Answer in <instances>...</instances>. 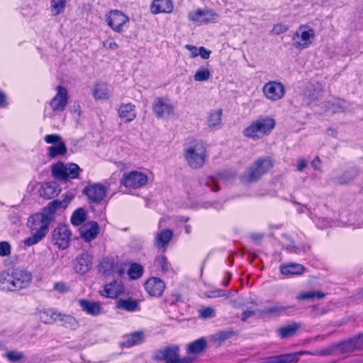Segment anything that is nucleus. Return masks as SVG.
I'll use <instances>...</instances> for the list:
<instances>
[{"label":"nucleus","mask_w":363,"mask_h":363,"mask_svg":"<svg viewBox=\"0 0 363 363\" xmlns=\"http://www.w3.org/2000/svg\"><path fill=\"white\" fill-rule=\"evenodd\" d=\"M62 200L55 199L44 207L40 213L31 216L28 220V226L32 235L24 240L26 246H32L40 242L47 234L50 223L55 219L57 210L65 209L74 198L72 194L63 195Z\"/></svg>","instance_id":"f257e3e1"},{"label":"nucleus","mask_w":363,"mask_h":363,"mask_svg":"<svg viewBox=\"0 0 363 363\" xmlns=\"http://www.w3.org/2000/svg\"><path fill=\"white\" fill-rule=\"evenodd\" d=\"M273 167L269 157H259L254 161L242 174L240 181L242 184H250L258 182Z\"/></svg>","instance_id":"f03ea898"},{"label":"nucleus","mask_w":363,"mask_h":363,"mask_svg":"<svg viewBox=\"0 0 363 363\" xmlns=\"http://www.w3.org/2000/svg\"><path fill=\"white\" fill-rule=\"evenodd\" d=\"M184 158L190 167L199 169L202 167L207 158V152L203 142L192 140L184 148Z\"/></svg>","instance_id":"7ed1b4c3"},{"label":"nucleus","mask_w":363,"mask_h":363,"mask_svg":"<svg viewBox=\"0 0 363 363\" xmlns=\"http://www.w3.org/2000/svg\"><path fill=\"white\" fill-rule=\"evenodd\" d=\"M275 121L269 117L259 118L243 130L245 137L258 140L268 135L274 128Z\"/></svg>","instance_id":"20e7f679"},{"label":"nucleus","mask_w":363,"mask_h":363,"mask_svg":"<svg viewBox=\"0 0 363 363\" xmlns=\"http://www.w3.org/2000/svg\"><path fill=\"white\" fill-rule=\"evenodd\" d=\"M363 348V333L337 345H332L320 351V354L340 355Z\"/></svg>","instance_id":"39448f33"},{"label":"nucleus","mask_w":363,"mask_h":363,"mask_svg":"<svg viewBox=\"0 0 363 363\" xmlns=\"http://www.w3.org/2000/svg\"><path fill=\"white\" fill-rule=\"evenodd\" d=\"M152 359L164 363H183L180 357V347L177 344H169L160 347L152 353Z\"/></svg>","instance_id":"423d86ee"},{"label":"nucleus","mask_w":363,"mask_h":363,"mask_svg":"<svg viewBox=\"0 0 363 363\" xmlns=\"http://www.w3.org/2000/svg\"><path fill=\"white\" fill-rule=\"evenodd\" d=\"M315 30L307 25H301L291 38L292 45L297 50L308 48L315 38Z\"/></svg>","instance_id":"0eeeda50"},{"label":"nucleus","mask_w":363,"mask_h":363,"mask_svg":"<svg viewBox=\"0 0 363 363\" xmlns=\"http://www.w3.org/2000/svg\"><path fill=\"white\" fill-rule=\"evenodd\" d=\"M107 25L118 33L123 32L129 23V18L119 10H111L105 16Z\"/></svg>","instance_id":"6e6552de"},{"label":"nucleus","mask_w":363,"mask_h":363,"mask_svg":"<svg viewBox=\"0 0 363 363\" xmlns=\"http://www.w3.org/2000/svg\"><path fill=\"white\" fill-rule=\"evenodd\" d=\"M187 17L190 21L202 25L216 22L219 15L212 9H198L189 12Z\"/></svg>","instance_id":"1a4fd4ad"},{"label":"nucleus","mask_w":363,"mask_h":363,"mask_svg":"<svg viewBox=\"0 0 363 363\" xmlns=\"http://www.w3.org/2000/svg\"><path fill=\"white\" fill-rule=\"evenodd\" d=\"M262 92L267 99L275 102L284 98L286 89L281 82L269 81L264 84Z\"/></svg>","instance_id":"9d476101"},{"label":"nucleus","mask_w":363,"mask_h":363,"mask_svg":"<svg viewBox=\"0 0 363 363\" xmlns=\"http://www.w3.org/2000/svg\"><path fill=\"white\" fill-rule=\"evenodd\" d=\"M13 291L28 288L33 280L32 274L25 269H11Z\"/></svg>","instance_id":"9b49d317"},{"label":"nucleus","mask_w":363,"mask_h":363,"mask_svg":"<svg viewBox=\"0 0 363 363\" xmlns=\"http://www.w3.org/2000/svg\"><path fill=\"white\" fill-rule=\"evenodd\" d=\"M147 181L148 177L145 173L132 171L123 174L121 183L127 188L138 189L144 186Z\"/></svg>","instance_id":"f8f14e48"},{"label":"nucleus","mask_w":363,"mask_h":363,"mask_svg":"<svg viewBox=\"0 0 363 363\" xmlns=\"http://www.w3.org/2000/svg\"><path fill=\"white\" fill-rule=\"evenodd\" d=\"M57 94L50 101V106L54 114L61 113L68 102L67 89L62 86H56Z\"/></svg>","instance_id":"ddd939ff"},{"label":"nucleus","mask_w":363,"mask_h":363,"mask_svg":"<svg viewBox=\"0 0 363 363\" xmlns=\"http://www.w3.org/2000/svg\"><path fill=\"white\" fill-rule=\"evenodd\" d=\"M71 233L66 225H60L55 228L52 234L54 245L60 249L65 250L69 245Z\"/></svg>","instance_id":"4468645a"},{"label":"nucleus","mask_w":363,"mask_h":363,"mask_svg":"<svg viewBox=\"0 0 363 363\" xmlns=\"http://www.w3.org/2000/svg\"><path fill=\"white\" fill-rule=\"evenodd\" d=\"M152 110L159 118H167L174 115V106L167 98H157L155 99Z\"/></svg>","instance_id":"2eb2a0df"},{"label":"nucleus","mask_w":363,"mask_h":363,"mask_svg":"<svg viewBox=\"0 0 363 363\" xmlns=\"http://www.w3.org/2000/svg\"><path fill=\"white\" fill-rule=\"evenodd\" d=\"M99 272L104 275L117 274L121 276L123 273V269L118 262H115L113 257H104L98 265Z\"/></svg>","instance_id":"dca6fc26"},{"label":"nucleus","mask_w":363,"mask_h":363,"mask_svg":"<svg viewBox=\"0 0 363 363\" xmlns=\"http://www.w3.org/2000/svg\"><path fill=\"white\" fill-rule=\"evenodd\" d=\"M83 193L93 203H100L106 196L107 188L101 184H94L86 186Z\"/></svg>","instance_id":"f3484780"},{"label":"nucleus","mask_w":363,"mask_h":363,"mask_svg":"<svg viewBox=\"0 0 363 363\" xmlns=\"http://www.w3.org/2000/svg\"><path fill=\"white\" fill-rule=\"evenodd\" d=\"M147 293L152 297H160L166 288L163 280L158 277L149 278L144 284Z\"/></svg>","instance_id":"a211bd4d"},{"label":"nucleus","mask_w":363,"mask_h":363,"mask_svg":"<svg viewBox=\"0 0 363 363\" xmlns=\"http://www.w3.org/2000/svg\"><path fill=\"white\" fill-rule=\"evenodd\" d=\"M99 233V225L96 221H89L79 228V235L86 242L94 240Z\"/></svg>","instance_id":"6ab92c4d"},{"label":"nucleus","mask_w":363,"mask_h":363,"mask_svg":"<svg viewBox=\"0 0 363 363\" xmlns=\"http://www.w3.org/2000/svg\"><path fill=\"white\" fill-rule=\"evenodd\" d=\"M92 257L89 253H83L77 257L74 262V269L77 273L81 274L87 272L91 267Z\"/></svg>","instance_id":"aec40b11"},{"label":"nucleus","mask_w":363,"mask_h":363,"mask_svg":"<svg viewBox=\"0 0 363 363\" xmlns=\"http://www.w3.org/2000/svg\"><path fill=\"white\" fill-rule=\"evenodd\" d=\"M207 346L206 340L204 337H200L186 346V352L191 356V360H194L199 354L203 352Z\"/></svg>","instance_id":"412c9836"},{"label":"nucleus","mask_w":363,"mask_h":363,"mask_svg":"<svg viewBox=\"0 0 363 363\" xmlns=\"http://www.w3.org/2000/svg\"><path fill=\"white\" fill-rule=\"evenodd\" d=\"M145 340V334L144 331H135L125 335L121 342V345L122 347H131L143 343Z\"/></svg>","instance_id":"4be33fe9"},{"label":"nucleus","mask_w":363,"mask_h":363,"mask_svg":"<svg viewBox=\"0 0 363 363\" xmlns=\"http://www.w3.org/2000/svg\"><path fill=\"white\" fill-rule=\"evenodd\" d=\"M173 232L169 229H163L157 231L154 240L155 245L165 250L168 244L172 239Z\"/></svg>","instance_id":"5701e85b"},{"label":"nucleus","mask_w":363,"mask_h":363,"mask_svg":"<svg viewBox=\"0 0 363 363\" xmlns=\"http://www.w3.org/2000/svg\"><path fill=\"white\" fill-rule=\"evenodd\" d=\"M61 189L55 182H46L40 189V196L45 199H51L57 196Z\"/></svg>","instance_id":"b1692460"},{"label":"nucleus","mask_w":363,"mask_h":363,"mask_svg":"<svg viewBox=\"0 0 363 363\" xmlns=\"http://www.w3.org/2000/svg\"><path fill=\"white\" fill-rule=\"evenodd\" d=\"M118 113L120 118L125 123L131 122L137 116L135 106L130 103L121 104Z\"/></svg>","instance_id":"393cba45"},{"label":"nucleus","mask_w":363,"mask_h":363,"mask_svg":"<svg viewBox=\"0 0 363 363\" xmlns=\"http://www.w3.org/2000/svg\"><path fill=\"white\" fill-rule=\"evenodd\" d=\"M79 305L83 311L91 316H98L102 312L101 305L99 302L80 299Z\"/></svg>","instance_id":"a878e982"},{"label":"nucleus","mask_w":363,"mask_h":363,"mask_svg":"<svg viewBox=\"0 0 363 363\" xmlns=\"http://www.w3.org/2000/svg\"><path fill=\"white\" fill-rule=\"evenodd\" d=\"M173 9L172 0H154L150 6L151 12L154 14L170 13Z\"/></svg>","instance_id":"bb28decb"},{"label":"nucleus","mask_w":363,"mask_h":363,"mask_svg":"<svg viewBox=\"0 0 363 363\" xmlns=\"http://www.w3.org/2000/svg\"><path fill=\"white\" fill-rule=\"evenodd\" d=\"M303 352L290 353L270 357L264 363H293L300 361Z\"/></svg>","instance_id":"cd10ccee"},{"label":"nucleus","mask_w":363,"mask_h":363,"mask_svg":"<svg viewBox=\"0 0 363 363\" xmlns=\"http://www.w3.org/2000/svg\"><path fill=\"white\" fill-rule=\"evenodd\" d=\"M279 269L281 274L286 276H298L305 272V267L302 264L294 262L281 264Z\"/></svg>","instance_id":"c85d7f7f"},{"label":"nucleus","mask_w":363,"mask_h":363,"mask_svg":"<svg viewBox=\"0 0 363 363\" xmlns=\"http://www.w3.org/2000/svg\"><path fill=\"white\" fill-rule=\"evenodd\" d=\"M123 291V286L121 282L113 281L109 284H106L104 289L100 291L101 296L106 298H116Z\"/></svg>","instance_id":"c756f323"},{"label":"nucleus","mask_w":363,"mask_h":363,"mask_svg":"<svg viewBox=\"0 0 363 363\" xmlns=\"http://www.w3.org/2000/svg\"><path fill=\"white\" fill-rule=\"evenodd\" d=\"M223 110L221 108L211 110L207 116L206 124L208 128L212 129H219L222 124Z\"/></svg>","instance_id":"7c9ffc66"},{"label":"nucleus","mask_w":363,"mask_h":363,"mask_svg":"<svg viewBox=\"0 0 363 363\" xmlns=\"http://www.w3.org/2000/svg\"><path fill=\"white\" fill-rule=\"evenodd\" d=\"M0 290L13 291L11 269L4 270L0 273Z\"/></svg>","instance_id":"2f4dec72"},{"label":"nucleus","mask_w":363,"mask_h":363,"mask_svg":"<svg viewBox=\"0 0 363 363\" xmlns=\"http://www.w3.org/2000/svg\"><path fill=\"white\" fill-rule=\"evenodd\" d=\"M60 316V313L52 308H46L39 312V318L41 322L45 324H53Z\"/></svg>","instance_id":"473e14b6"},{"label":"nucleus","mask_w":363,"mask_h":363,"mask_svg":"<svg viewBox=\"0 0 363 363\" xmlns=\"http://www.w3.org/2000/svg\"><path fill=\"white\" fill-rule=\"evenodd\" d=\"M116 307L128 312H135L140 310L139 303L132 298H120L116 301Z\"/></svg>","instance_id":"72a5a7b5"},{"label":"nucleus","mask_w":363,"mask_h":363,"mask_svg":"<svg viewBox=\"0 0 363 363\" xmlns=\"http://www.w3.org/2000/svg\"><path fill=\"white\" fill-rule=\"evenodd\" d=\"M92 94L95 99H107L109 96V88L105 83H97L93 89Z\"/></svg>","instance_id":"f704fd0d"},{"label":"nucleus","mask_w":363,"mask_h":363,"mask_svg":"<svg viewBox=\"0 0 363 363\" xmlns=\"http://www.w3.org/2000/svg\"><path fill=\"white\" fill-rule=\"evenodd\" d=\"M291 306H282L280 304H276L272 306L266 307L264 309L260 311L262 314L264 315H274L277 316L281 315L286 313V311L291 308Z\"/></svg>","instance_id":"c9c22d12"},{"label":"nucleus","mask_w":363,"mask_h":363,"mask_svg":"<svg viewBox=\"0 0 363 363\" xmlns=\"http://www.w3.org/2000/svg\"><path fill=\"white\" fill-rule=\"evenodd\" d=\"M48 155L51 158H55L59 155H63L67 152V147L64 142L58 143L48 148Z\"/></svg>","instance_id":"e433bc0d"},{"label":"nucleus","mask_w":363,"mask_h":363,"mask_svg":"<svg viewBox=\"0 0 363 363\" xmlns=\"http://www.w3.org/2000/svg\"><path fill=\"white\" fill-rule=\"evenodd\" d=\"M52 175L54 178L60 180L66 179V164L62 162H57L52 167Z\"/></svg>","instance_id":"4c0bfd02"},{"label":"nucleus","mask_w":363,"mask_h":363,"mask_svg":"<svg viewBox=\"0 0 363 363\" xmlns=\"http://www.w3.org/2000/svg\"><path fill=\"white\" fill-rule=\"evenodd\" d=\"M67 0H50L52 16H56L64 12Z\"/></svg>","instance_id":"58836bf2"},{"label":"nucleus","mask_w":363,"mask_h":363,"mask_svg":"<svg viewBox=\"0 0 363 363\" xmlns=\"http://www.w3.org/2000/svg\"><path fill=\"white\" fill-rule=\"evenodd\" d=\"M86 218V213L82 208L75 210L70 218L72 224L74 226L80 225Z\"/></svg>","instance_id":"ea45409f"},{"label":"nucleus","mask_w":363,"mask_h":363,"mask_svg":"<svg viewBox=\"0 0 363 363\" xmlns=\"http://www.w3.org/2000/svg\"><path fill=\"white\" fill-rule=\"evenodd\" d=\"M299 328V324L294 323L279 328L278 334L281 338H286L293 335Z\"/></svg>","instance_id":"a19ab883"},{"label":"nucleus","mask_w":363,"mask_h":363,"mask_svg":"<svg viewBox=\"0 0 363 363\" xmlns=\"http://www.w3.org/2000/svg\"><path fill=\"white\" fill-rule=\"evenodd\" d=\"M357 174V169L355 168H352L345 172L342 176L337 178H334V182L340 184H344L353 179Z\"/></svg>","instance_id":"79ce46f5"},{"label":"nucleus","mask_w":363,"mask_h":363,"mask_svg":"<svg viewBox=\"0 0 363 363\" xmlns=\"http://www.w3.org/2000/svg\"><path fill=\"white\" fill-rule=\"evenodd\" d=\"M62 323V325L74 330L78 328L79 323L77 319L69 315H62L60 313V316L58 318Z\"/></svg>","instance_id":"37998d69"},{"label":"nucleus","mask_w":363,"mask_h":363,"mask_svg":"<svg viewBox=\"0 0 363 363\" xmlns=\"http://www.w3.org/2000/svg\"><path fill=\"white\" fill-rule=\"evenodd\" d=\"M144 269L138 263H132L128 270V274L131 279H138L143 274Z\"/></svg>","instance_id":"c03bdc74"},{"label":"nucleus","mask_w":363,"mask_h":363,"mask_svg":"<svg viewBox=\"0 0 363 363\" xmlns=\"http://www.w3.org/2000/svg\"><path fill=\"white\" fill-rule=\"evenodd\" d=\"M211 77V72L208 67H201L199 68L194 76V79L196 82L207 81Z\"/></svg>","instance_id":"a18cd8bd"},{"label":"nucleus","mask_w":363,"mask_h":363,"mask_svg":"<svg viewBox=\"0 0 363 363\" xmlns=\"http://www.w3.org/2000/svg\"><path fill=\"white\" fill-rule=\"evenodd\" d=\"M82 171L80 167L75 163H69L66 164V179L67 178H78L79 172Z\"/></svg>","instance_id":"49530a36"},{"label":"nucleus","mask_w":363,"mask_h":363,"mask_svg":"<svg viewBox=\"0 0 363 363\" xmlns=\"http://www.w3.org/2000/svg\"><path fill=\"white\" fill-rule=\"evenodd\" d=\"M325 296L324 293L321 291H306L297 295L296 299L298 301L306 299H313L317 298L318 299L323 298Z\"/></svg>","instance_id":"de8ad7c7"},{"label":"nucleus","mask_w":363,"mask_h":363,"mask_svg":"<svg viewBox=\"0 0 363 363\" xmlns=\"http://www.w3.org/2000/svg\"><path fill=\"white\" fill-rule=\"evenodd\" d=\"M4 356L7 358L8 361L15 362L21 360H27L25 359V354L22 352L16 350L8 351L4 354Z\"/></svg>","instance_id":"09e8293b"},{"label":"nucleus","mask_w":363,"mask_h":363,"mask_svg":"<svg viewBox=\"0 0 363 363\" xmlns=\"http://www.w3.org/2000/svg\"><path fill=\"white\" fill-rule=\"evenodd\" d=\"M199 316L203 319H208L214 318L216 315V311L212 307H203L199 311Z\"/></svg>","instance_id":"8fccbe9b"},{"label":"nucleus","mask_w":363,"mask_h":363,"mask_svg":"<svg viewBox=\"0 0 363 363\" xmlns=\"http://www.w3.org/2000/svg\"><path fill=\"white\" fill-rule=\"evenodd\" d=\"M155 264L164 273L167 272L169 269L167 259L163 255H160L155 258Z\"/></svg>","instance_id":"3c124183"},{"label":"nucleus","mask_w":363,"mask_h":363,"mask_svg":"<svg viewBox=\"0 0 363 363\" xmlns=\"http://www.w3.org/2000/svg\"><path fill=\"white\" fill-rule=\"evenodd\" d=\"M235 335V333L233 330H222L218 332L215 335V338L216 341L219 342H223L228 339H230Z\"/></svg>","instance_id":"603ef678"},{"label":"nucleus","mask_w":363,"mask_h":363,"mask_svg":"<svg viewBox=\"0 0 363 363\" xmlns=\"http://www.w3.org/2000/svg\"><path fill=\"white\" fill-rule=\"evenodd\" d=\"M44 140L48 144H57L58 143L63 142L60 135L57 134L46 135Z\"/></svg>","instance_id":"864d4df0"},{"label":"nucleus","mask_w":363,"mask_h":363,"mask_svg":"<svg viewBox=\"0 0 363 363\" xmlns=\"http://www.w3.org/2000/svg\"><path fill=\"white\" fill-rule=\"evenodd\" d=\"M11 254V245L6 241L0 242V256L6 257Z\"/></svg>","instance_id":"5fc2aeb1"},{"label":"nucleus","mask_w":363,"mask_h":363,"mask_svg":"<svg viewBox=\"0 0 363 363\" xmlns=\"http://www.w3.org/2000/svg\"><path fill=\"white\" fill-rule=\"evenodd\" d=\"M346 108V102L339 100L337 104H333L329 108L331 109L332 112L335 113L338 111H345Z\"/></svg>","instance_id":"6e6d98bb"},{"label":"nucleus","mask_w":363,"mask_h":363,"mask_svg":"<svg viewBox=\"0 0 363 363\" xmlns=\"http://www.w3.org/2000/svg\"><path fill=\"white\" fill-rule=\"evenodd\" d=\"M54 289L61 294L69 291L70 287L63 282H57L54 284Z\"/></svg>","instance_id":"4d7b16f0"},{"label":"nucleus","mask_w":363,"mask_h":363,"mask_svg":"<svg viewBox=\"0 0 363 363\" xmlns=\"http://www.w3.org/2000/svg\"><path fill=\"white\" fill-rule=\"evenodd\" d=\"M289 29V27L286 25L278 23L274 26L272 33L275 35H280L286 33Z\"/></svg>","instance_id":"13d9d810"},{"label":"nucleus","mask_w":363,"mask_h":363,"mask_svg":"<svg viewBox=\"0 0 363 363\" xmlns=\"http://www.w3.org/2000/svg\"><path fill=\"white\" fill-rule=\"evenodd\" d=\"M103 46L106 49L116 50L118 48V44L111 40H106L103 42Z\"/></svg>","instance_id":"bf43d9fd"},{"label":"nucleus","mask_w":363,"mask_h":363,"mask_svg":"<svg viewBox=\"0 0 363 363\" xmlns=\"http://www.w3.org/2000/svg\"><path fill=\"white\" fill-rule=\"evenodd\" d=\"M211 53V52L204 47H200L199 49V55L204 60H208L210 57Z\"/></svg>","instance_id":"052dcab7"},{"label":"nucleus","mask_w":363,"mask_h":363,"mask_svg":"<svg viewBox=\"0 0 363 363\" xmlns=\"http://www.w3.org/2000/svg\"><path fill=\"white\" fill-rule=\"evenodd\" d=\"M185 48L191 53V57L194 58L199 55V51L196 47L191 45H186Z\"/></svg>","instance_id":"680f3d73"},{"label":"nucleus","mask_w":363,"mask_h":363,"mask_svg":"<svg viewBox=\"0 0 363 363\" xmlns=\"http://www.w3.org/2000/svg\"><path fill=\"white\" fill-rule=\"evenodd\" d=\"M255 314L253 311H245L242 312L241 315V320L242 321H246L250 317L252 316Z\"/></svg>","instance_id":"e2e57ef3"},{"label":"nucleus","mask_w":363,"mask_h":363,"mask_svg":"<svg viewBox=\"0 0 363 363\" xmlns=\"http://www.w3.org/2000/svg\"><path fill=\"white\" fill-rule=\"evenodd\" d=\"M8 105L5 94L0 90V107H6Z\"/></svg>","instance_id":"0e129e2a"},{"label":"nucleus","mask_w":363,"mask_h":363,"mask_svg":"<svg viewBox=\"0 0 363 363\" xmlns=\"http://www.w3.org/2000/svg\"><path fill=\"white\" fill-rule=\"evenodd\" d=\"M306 167V162L303 159H299L297 164V169L299 172H302Z\"/></svg>","instance_id":"69168bd1"},{"label":"nucleus","mask_w":363,"mask_h":363,"mask_svg":"<svg viewBox=\"0 0 363 363\" xmlns=\"http://www.w3.org/2000/svg\"><path fill=\"white\" fill-rule=\"evenodd\" d=\"M311 165L315 169H320V159L317 157H315L311 162Z\"/></svg>","instance_id":"338daca9"},{"label":"nucleus","mask_w":363,"mask_h":363,"mask_svg":"<svg viewBox=\"0 0 363 363\" xmlns=\"http://www.w3.org/2000/svg\"><path fill=\"white\" fill-rule=\"evenodd\" d=\"M327 312H328V310L326 308H316L315 314L318 315H322L325 314Z\"/></svg>","instance_id":"774afa93"}]
</instances>
